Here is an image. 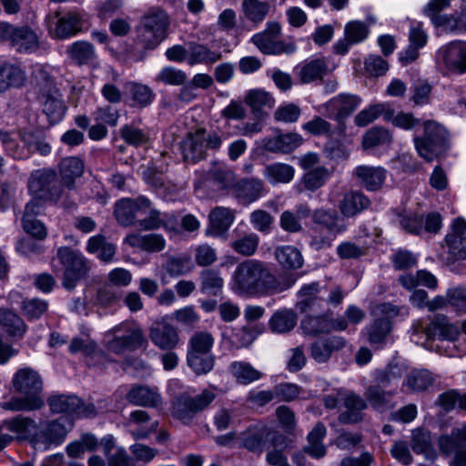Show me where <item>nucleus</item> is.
<instances>
[{
  "mask_svg": "<svg viewBox=\"0 0 466 466\" xmlns=\"http://www.w3.org/2000/svg\"><path fill=\"white\" fill-rule=\"evenodd\" d=\"M122 139L128 145L140 147L147 143L148 133L142 128L137 127L134 123L124 125L120 130Z\"/></svg>",
  "mask_w": 466,
  "mask_h": 466,
  "instance_id": "obj_61",
  "label": "nucleus"
},
{
  "mask_svg": "<svg viewBox=\"0 0 466 466\" xmlns=\"http://www.w3.org/2000/svg\"><path fill=\"white\" fill-rule=\"evenodd\" d=\"M236 218V211L226 207H216L208 215V224L205 229L208 237H224Z\"/></svg>",
  "mask_w": 466,
  "mask_h": 466,
  "instance_id": "obj_21",
  "label": "nucleus"
},
{
  "mask_svg": "<svg viewBox=\"0 0 466 466\" xmlns=\"http://www.w3.org/2000/svg\"><path fill=\"white\" fill-rule=\"evenodd\" d=\"M0 328L7 337L14 340L23 339L27 331V326L19 315L3 308H0Z\"/></svg>",
  "mask_w": 466,
  "mask_h": 466,
  "instance_id": "obj_33",
  "label": "nucleus"
},
{
  "mask_svg": "<svg viewBox=\"0 0 466 466\" xmlns=\"http://www.w3.org/2000/svg\"><path fill=\"white\" fill-rule=\"evenodd\" d=\"M329 177V171L327 167H316L303 175L302 182L306 189L315 191L321 187Z\"/></svg>",
  "mask_w": 466,
  "mask_h": 466,
  "instance_id": "obj_64",
  "label": "nucleus"
},
{
  "mask_svg": "<svg viewBox=\"0 0 466 466\" xmlns=\"http://www.w3.org/2000/svg\"><path fill=\"white\" fill-rule=\"evenodd\" d=\"M147 217L137 221V226L144 230H156L163 228L170 237L180 235L179 220L173 212H160L157 209L147 208Z\"/></svg>",
  "mask_w": 466,
  "mask_h": 466,
  "instance_id": "obj_16",
  "label": "nucleus"
},
{
  "mask_svg": "<svg viewBox=\"0 0 466 466\" xmlns=\"http://www.w3.org/2000/svg\"><path fill=\"white\" fill-rule=\"evenodd\" d=\"M66 53L78 65H93L96 61L95 47L86 41L74 42L67 47Z\"/></svg>",
  "mask_w": 466,
  "mask_h": 466,
  "instance_id": "obj_45",
  "label": "nucleus"
},
{
  "mask_svg": "<svg viewBox=\"0 0 466 466\" xmlns=\"http://www.w3.org/2000/svg\"><path fill=\"white\" fill-rule=\"evenodd\" d=\"M124 242L132 248H137L150 253L160 252L166 248L165 238L157 233H130L125 238Z\"/></svg>",
  "mask_w": 466,
  "mask_h": 466,
  "instance_id": "obj_32",
  "label": "nucleus"
},
{
  "mask_svg": "<svg viewBox=\"0 0 466 466\" xmlns=\"http://www.w3.org/2000/svg\"><path fill=\"white\" fill-rule=\"evenodd\" d=\"M215 398L216 394L208 390H203L196 397L181 395L173 403L172 415L187 424L192 421L197 413L208 408Z\"/></svg>",
  "mask_w": 466,
  "mask_h": 466,
  "instance_id": "obj_11",
  "label": "nucleus"
},
{
  "mask_svg": "<svg viewBox=\"0 0 466 466\" xmlns=\"http://www.w3.org/2000/svg\"><path fill=\"white\" fill-rule=\"evenodd\" d=\"M56 258L64 268L63 287L67 290L74 289L78 281L89 271L87 259L80 251L68 247H60L56 252Z\"/></svg>",
  "mask_w": 466,
  "mask_h": 466,
  "instance_id": "obj_6",
  "label": "nucleus"
},
{
  "mask_svg": "<svg viewBox=\"0 0 466 466\" xmlns=\"http://www.w3.org/2000/svg\"><path fill=\"white\" fill-rule=\"evenodd\" d=\"M222 145L221 137L216 132L197 129L188 133L181 142V153L187 163H197L206 157L208 149L217 150Z\"/></svg>",
  "mask_w": 466,
  "mask_h": 466,
  "instance_id": "obj_4",
  "label": "nucleus"
},
{
  "mask_svg": "<svg viewBox=\"0 0 466 466\" xmlns=\"http://www.w3.org/2000/svg\"><path fill=\"white\" fill-rule=\"evenodd\" d=\"M445 245L453 261L466 258V220L458 218L445 237Z\"/></svg>",
  "mask_w": 466,
  "mask_h": 466,
  "instance_id": "obj_20",
  "label": "nucleus"
},
{
  "mask_svg": "<svg viewBox=\"0 0 466 466\" xmlns=\"http://www.w3.org/2000/svg\"><path fill=\"white\" fill-rule=\"evenodd\" d=\"M26 82L25 72L18 65L0 64V92L11 87H21Z\"/></svg>",
  "mask_w": 466,
  "mask_h": 466,
  "instance_id": "obj_39",
  "label": "nucleus"
},
{
  "mask_svg": "<svg viewBox=\"0 0 466 466\" xmlns=\"http://www.w3.org/2000/svg\"><path fill=\"white\" fill-rule=\"evenodd\" d=\"M337 207L344 218H353L367 209L370 199L360 191L349 190L340 195Z\"/></svg>",
  "mask_w": 466,
  "mask_h": 466,
  "instance_id": "obj_28",
  "label": "nucleus"
},
{
  "mask_svg": "<svg viewBox=\"0 0 466 466\" xmlns=\"http://www.w3.org/2000/svg\"><path fill=\"white\" fill-rule=\"evenodd\" d=\"M72 426V420L65 416L39 425L38 434L35 437V448L46 449L51 444L62 443Z\"/></svg>",
  "mask_w": 466,
  "mask_h": 466,
  "instance_id": "obj_14",
  "label": "nucleus"
},
{
  "mask_svg": "<svg viewBox=\"0 0 466 466\" xmlns=\"http://www.w3.org/2000/svg\"><path fill=\"white\" fill-rule=\"evenodd\" d=\"M86 250L91 254H96L99 259L108 262L112 260L116 253V247L107 242L105 236L97 234L89 238Z\"/></svg>",
  "mask_w": 466,
  "mask_h": 466,
  "instance_id": "obj_51",
  "label": "nucleus"
},
{
  "mask_svg": "<svg viewBox=\"0 0 466 466\" xmlns=\"http://www.w3.org/2000/svg\"><path fill=\"white\" fill-rule=\"evenodd\" d=\"M346 344L340 336H332L315 341L310 346V356L319 363L328 361L333 351L342 349Z\"/></svg>",
  "mask_w": 466,
  "mask_h": 466,
  "instance_id": "obj_35",
  "label": "nucleus"
},
{
  "mask_svg": "<svg viewBox=\"0 0 466 466\" xmlns=\"http://www.w3.org/2000/svg\"><path fill=\"white\" fill-rule=\"evenodd\" d=\"M262 175L271 185L287 184L294 178L295 168L286 163H272L264 167Z\"/></svg>",
  "mask_w": 466,
  "mask_h": 466,
  "instance_id": "obj_44",
  "label": "nucleus"
},
{
  "mask_svg": "<svg viewBox=\"0 0 466 466\" xmlns=\"http://www.w3.org/2000/svg\"><path fill=\"white\" fill-rule=\"evenodd\" d=\"M328 66L324 57L307 59L295 67V74L304 84L321 78L327 72Z\"/></svg>",
  "mask_w": 466,
  "mask_h": 466,
  "instance_id": "obj_34",
  "label": "nucleus"
},
{
  "mask_svg": "<svg viewBox=\"0 0 466 466\" xmlns=\"http://www.w3.org/2000/svg\"><path fill=\"white\" fill-rule=\"evenodd\" d=\"M437 60L450 72L466 73V42L456 40L442 46L437 52Z\"/></svg>",
  "mask_w": 466,
  "mask_h": 466,
  "instance_id": "obj_13",
  "label": "nucleus"
},
{
  "mask_svg": "<svg viewBox=\"0 0 466 466\" xmlns=\"http://www.w3.org/2000/svg\"><path fill=\"white\" fill-rule=\"evenodd\" d=\"M340 401L346 409L339 414V420L342 423H355L362 419L361 411L366 409L367 403L360 395L339 389L323 397L325 408L336 409Z\"/></svg>",
  "mask_w": 466,
  "mask_h": 466,
  "instance_id": "obj_8",
  "label": "nucleus"
},
{
  "mask_svg": "<svg viewBox=\"0 0 466 466\" xmlns=\"http://www.w3.org/2000/svg\"><path fill=\"white\" fill-rule=\"evenodd\" d=\"M140 37L147 48L158 46L166 37L169 19L166 12L153 8L142 18Z\"/></svg>",
  "mask_w": 466,
  "mask_h": 466,
  "instance_id": "obj_9",
  "label": "nucleus"
},
{
  "mask_svg": "<svg viewBox=\"0 0 466 466\" xmlns=\"http://www.w3.org/2000/svg\"><path fill=\"white\" fill-rule=\"evenodd\" d=\"M280 31L281 27L279 23L269 22L262 32L257 33L251 37V42L263 54H279L283 48L280 43Z\"/></svg>",
  "mask_w": 466,
  "mask_h": 466,
  "instance_id": "obj_22",
  "label": "nucleus"
},
{
  "mask_svg": "<svg viewBox=\"0 0 466 466\" xmlns=\"http://www.w3.org/2000/svg\"><path fill=\"white\" fill-rule=\"evenodd\" d=\"M259 242V236L257 233L249 232L233 238L230 248L238 255L251 257L258 251Z\"/></svg>",
  "mask_w": 466,
  "mask_h": 466,
  "instance_id": "obj_48",
  "label": "nucleus"
},
{
  "mask_svg": "<svg viewBox=\"0 0 466 466\" xmlns=\"http://www.w3.org/2000/svg\"><path fill=\"white\" fill-rule=\"evenodd\" d=\"M187 362L197 375H204L213 370L215 358L211 354L187 352Z\"/></svg>",
  "mask_w": 466,
  "mask_h": 466,
  "instance_id": "obj_57",
  "label": "nucleus"
},
{
  "mask_svg": "<svg viewBox=\"0 0 466 466\" xmlns=\"http://www.w3.org/2000/svg\"><path fill=\"white\" fill-rule=\"evenodd\" d=\"M149 339L162 350H173L179 344L177 329L165 321L155 322L149 328Z\"/></svg>",
  "mask_w": 466,
  "mask_h": 466,
  "instance_id": "obj_23",
  "label": "nucleus"
},
{
  "mask_svg": "<svg viewBox=\"0 0 466 466\" xmlns=\"http://www.w3.org/2000/svg\"><path fill=\"white\" fill-rule=\"evenodd\" d=\"M12 46L21 53L35 52L39 46L36 34L28 26H13L9 40Z\"/></svg>",
  "mask_w": 466,
  "mask_h": 466,
  "instance_id": "obj_36",
  "label": "nucleus"
},
{
  "mask_svg": "<svg viewBox=\"0 0 466 466\" xmlns=\"http://www.w3.org/2000/svg\"><path fill=\"white\" fill-rule=\"evenodd\" d=\"M228 372L236 380L237 383L248 385L260 380L262 372L255 369L249 362L236 360L229 364Z\"/></svg>",
  "mask_w": 466,
  "mask_h": 466,
  "instance_id": "obj_43",
  "label": "nucleus"
},
{
  "mask_svg": "<svg viewBox=\"0 0 466 466\" xmlns=\"http://www.w3.org/2000/svg\"><path fill=\"white\" fill-rule=\"evenodd\" d=\"M326 436V428L324 424L319 422L308 435V445L304 451L315 459L322 458L326 454V448L322 443Z\"/></svg>",
  "mask_w": 466,
  "mask_h": 466,
  "instance_id": "obj_49",
  "label": "nucleus"
},
{
  "mask_svg": "<svg viewBox=\"0 0 466 466\" xmlns=\"http://www.w3.org/2000/svg\"><path fill=\"white\" fill-rule=\"evenodd\" d=\"M127 400L137 406L157 408L162 404L160 394L147 386L137 385L127 394Z\"/></svg>",
  "mask_w": 466,
  "mask_h": 466,
  "instance_id": "obj_38",
  "label": "nucleus"
},
{
  "mask_svg": "<svg viewBox=\"0 0 466 466\" xmlns=\"http://www.w3.org/2000/svg\"><path fill=\"white\" fill-rule=\"evenodd\" d=\"M423 333L427 339H446L453 341L459 336V329L449 322L444 315H438L427 325L418 324L414 334Z\"/></svg>",
  "mask_w": 466,
  "mask_h": 466,
  "instance_id": "obj_18",
  "label": "nucleus"
},
{
  "mask_svg": "<svg viewBox=\"0 0 466 466\" xmlns=\"http://www.w3.org/2000/svg\"><path fill=\"white\" fill-rule=\"evenodd\" d=\"M394 394L393 390L386 391L381 384L370 386L366 392L365 397L370 404L376 410H384L390 408V399Z\"/></svg>",
  "mask_w": 466,
  "mask_h": 466,
  "instance_id": "obj_54",
  "label": "nucleus"
},
{
  "mask_svg": "<svg viewBox=\"0 0 466 466\" xmlns=\"http://www.w3.org/2000/svg\"><path fill=\"white\" fill-rule=\"evenodd\" d=\"M13 386L20 397H12L0 404L3 410L32 411L44 405L43 380L39 373L28 367L18 370L13 377Z\"/></svg>",
  "mask_w": 466,
  "mask_h": 466,
  "instance_id": "obj_2",
  "label": "nucleus"
},
{
  "mask_svg": "<svg viewBox=\"0 0 466 466\" xmlns=\"http://www.w3.org/2000/svg\"><path fill=\"white\" fill-rule=\"evenodd\" d=\"M353 174L361 186L369 191L380 189L387 177V170L384 167L368 165L356 167Z\"/></svg>",
  "mask_w": 466,
  "mask_h": 466,
  "instance_id": "obj_29",
  "label": "nucleus"
},
{
  "mask_svg": "<svg viewBox=\"0 0 466 466\" xmlns=\"http://www.w3.org/2000/svg\"><path fill=\"white\" fill-rule=\"evenodd\" d=\"M241 7L245 18L256 25L260 24L269 11V5L260 0H243Z\"/></svg>",
  "mask_w": 466,
  "mask_h": 466,
  "instance_id": "obj_55",
  "label": "nucleus"
},
{
  "mask_svg": "<svg viewBox=\"0 0 466 466\" xmlns=\"http://www.w3.org/2000/svg\"><path fill=\"white\" fill-rule=\"evenodd\" d=\"M56 174L51 170L38 169L32 172L28 179V190L32 196L57 204L64 194V187L51 185Z\"/></svg>",
  "mask_w": 466,
  "mask_h": 466,
  "instance_id": "obj_12",
  "label": "nucleus"
},
{
  "mask_svg": "<svg viewBox=\"0 0 466 466\" xmlns=\"http://www.w3.org/2000/svg\"><path fill=\"white\" fill-rule=\"evenodd\" d=\"M303 141V137L298 133H279L262 138L259 146L268 152L287 154L300 147Z\"/></svg>",
  "mask_w": 466,
  "mask_h": 466,
  "instance_id": "obj_26",
  "label": "nucleus"
},
{
  "mask_svg": "<svg viewBox=\"0 0 466 466\" xmlns=\"http://www.w3.org/2000/svg\"><path fill=\"white\" fill-rule=\"evenodd\" d=\"M150 205V200L145 197L122 198L116 203L114 213L120 225L128 227L137 224V216L146 214Z\"/></svg>",
  "mask_w": 466,
  "mask_h": 466,
  "instance_id": "obj_17",
  "label": "nucleus"
},
{
  "mask_svg": "<svg viewBox=\"0 0 466 466\" xmlns=\"http://www.w3.org/2000/svg\"><path fill=\"white\" fill-rule=\"evenodd\" d=\"M274 256L278 263L285 269H298L304 259L300 250L292 245H281L275 248Z\"/></svg>",
  "mask_w": 466,
  "mask_h": 466,
  "instance_id": "obj_42",
  "label": "nucleus"
},
{
  "mask_svg": "<svg viewBox=\"0 0 466 466\" xmlns=\"http://www.w3.org/2000/svg\"><path fill=\"white\" fill-rule=\"evenodd\" d=\"M229 285L239 296L274 295L289 288L271 273L265 262L253 258L236 267Z\"/></svg>",
  "mask_w": 466,
  "mask_h": 466,
  "instance_id": "obj_1",
  "label": "nucleus"
},
{
  "mask_svg": "<svg viewBox=\"0 0 466 466\" xmlns=\"http://www.w3.org/2000/svg\"><path fill=\"white\" fill-rule=\"evenodd\" d=\"M129 423H134L139 427L131 430L132 436L137 440L147 438L152 432L157 431L158 426L157 421H150L147 412L141 410H134L130 413Z\"/></svg>",
  "mask_w": 466,
  "mask_h": 466,
  "instance_id": "obj_46",
  "label": "nucleus"
},
{
  "mask_svg": "<svg viewBox=\"0 0 466 466\" xmlns=\"http://www.w3.org/2000/svg\"><path fill=\"white\" fill-rule=\"evenodd\" d=\"M38 430V423L27 416L17 415L4 420L0 425V450L15 440L28 441L35 447Z\"/></svg>",
  "mask_w": 466,
  "mask_h": 466,
  "instance_id": "obj_5",
  "label": "nucleus"
},
{
  "mask_svg": "<svg viewBox=\"0 0 466 466\" xmlns=\"http://www.w3.org/2000/svg\"><path fill=\"white\" fill-rule=\"evenodd\" d=\"M215 339L211 333L195 332L188 340L187 352L210 354Z\"/></svg>",
  "mask_w": 466,
  "mask_h": 466,
  "instance_id": "obj_60",
  "label": "nucleus"
},
{
  "mask_svg": "<svg viewBox=\"0 0 466 466\" xmlns=\"http://www.w3.org/2000/svg\"><path fill=\"white\" fill-rule=\"evenodd\" d=\"M360 104V98L355 95L341 94L326 103V108L334 115L335 119L339 123L348 117L353 111H355Z\"/></svg>",
  "mask_w": 466,
  "mask_h": 466,
  "instance_id": "obj_31",
  "label": "nucleus"
},
{
  "mask_svg": "<svg viewBox=\"0 0 466 466\" xmlns=\"http://www.w3.org/2000/svg\"><path fill=\"white\" fill-rule=\"evenodd\" d=\"M127 89L135 106L145 107L152 103L155 95L146 85L131 82L127 84Z\"/></svg>",
  "mask_w": 466,
  "mask_h": 466,
  "instance_id": "obj_62",
  "label": "nucleus"
},
{
  "mask_svg": "<svg viewBox=\"0 0 466 466\" xmlns=\"http://www.w3.org/2000/svg\"><path fill=\"white\" fill-rule=\"evenodd\" d=\"M410 446L417 454H423L426 458L433 457L434 450L431 432L423 428H417L411 431Z\"/></svg>",
  "mask_w": 466,
  "mask_h": 466,
  "instance_id": "obj_50",
  "label": "nucleus"
},
{
  "mask_svg": "<svg viewBox=\"0 0 466 466\" xmlns=\"http://www.w3.org/2000/svg\"><path fill=\"white\" fill-rule=\"evenodd\" d=\"M319 283L304 285L298 292V308L302 312L318 313L323 310L327 301Z\"/></svg>",
  "mask_w": 466,
  "mask_h": 466,
  "instance_id": "obj_24",
  "label": "nucleus"
},
{
  "mask_svg": "<svg viewBox=\"0 0 466 466\" xmlns=\"http://www.w3.org/2000/svg\"><path fill=\"white\" fill-rule=\"evenodd\" d=\"M58 170L64 187L72 190L76 179L83 175L84 162L77 157H68L61 160Z\"/></svg>",
  "mask_w": 466,
  "mask_h": 466,
  "instance_id": "obj_37",
  "label": "nucleus"
},
{
  "mask_svg": "<svg viewBox=\"0 0 466 466\" xmlns=\"http://www.w3.org/2000/svg\"><path fill=\"white\" fill-rule=\"evenodd\" d=\"M56 21L51 29V35L57 39L70 38L82 31L84 19L79 13L67 12L60 15L56 13Z\"/></svg>",
  "mask_w": 466,
  "mask_h": 466,
  "instance_id": "obj_25",
  "label": "nucleus"
},
{
  "mask_svg": "<svg viewBox=\"0 0 466 466\" xmlns=\"http://www.w3.org/2000/svg\"><path fill=\"white\" fill-rule=\"evenodd\" d=\"M341 233L325 228L315 227L310 231L309 245L315 250L327 249L331 247L337 236Z\"/></svg>",
  "mask_w": 466,
  "mask_h": 466,
  "instance_id": "obj_58",
  "label": "nucleus"
},
{
  "mask_svg": "<svg viewBox=\"0 0 466 466\" xmlns=\"http://www.w3.org/2000/svg\"><path fill=\"white\" fill-rule=\"evenodd\" d=\"M201 291L210 295H218L223 288L224 280L220 274L213 269H207L200 274Z\"/></svg>",
  "mask_w": 466,
  "mask_h": 466,
  "instance_id": "obj_63",
  "label": "nucleus"
},
{
  "mask_svg": "<svg viewBox=\"0 0 466 466\" xmlns=\"http://www.w3.org/2000/svg\"><path fill=\"white\" fill-rule=\"evenodd\" d=\"M312 220L318 225L317 227L325 228L335 232H344L346 230V225L342 218L334 210L316 209L312 214Z\"/></svg>",
  "mask_w": 466,
  "mask_h": 466,
  "instance_id": "obj_47",
  "label": "nucleus"
},
{
  "mask_svg": "<svg viewBox=\"0 0 466 466\" xmlns=\"http://www.w3.org/2000/svg\"><path fill=\"white\" fill-rule=\"evenodd\" d=\"M433 377L427 370H414L407 377L403 386H407L411 391L426 390L433 384Z\"/></svg>",
  "mask_w": 466,
  "mask_h": 466,
  "instance_id": "obj_59",
  "label": "nucleus"
},
{
  "mask_svg": "<svg viewBox=\"0 0 466 466\" xmlns=\"http://www.w3.org/2000/svg\"><path fill=\"white\" fill-rule=\"evenodd\" d=\"M301 329L306 334L319 335L331 330L347 329L348 322L343 318L329 320L326 316H307L301 320Z\"/></svg>",
  "mask_w": 466,
  "mask_h": 466,
  "instance_id": "obj_27",
  "label": "nucleus"
},
{
  "mask_svg": "<svg viewBox=\"0 0 466 466\" xmlns=\"http://www.w3.org/2000/svg\"><path fill=\"white\" fill-rule=\"evenodd\" d=\"M219 51L212 50L208 46L199 43L188 44L187 64L189 66L213 65L221 59Z\"/></svg>",
  "mask_w": 466,
  "mask_h": 466,
  "instance_id": "obj_41",
  "label": "nucleus"
},
{
  "mask_svg": "<svg viewBox=\"0 0 466 466\" xmlns=\"http://www.w3.org/2000/svg\"><path fill=\"white\" fill-rule=\"evenodd\" d=\"M392 141V136L388 129L380 127H374L369 129L362 138L364 149H373L378 147L389 146Z\"/></svg>",
  "mask_w": 466,
  "mask_h": 466,
  "instance_id": "obj_56",
  "label": "nucleus"
},
{
  "mask_svg": "<svg viewBox=\"0 0 466 466\" xmlns=\"http://www.w3.org/2000/svg\"><path fill=\"white\" fill-rule=\"evenodd\" d=\"M261 333L262 329L258 326L236 329L233 330L230 337L231 347L235 350L247 348L250 346Z\"/></svg>",
  "mask_w": 466,
  "mask_h": 466,
  "instance_id": "obj_53",
  "label": "nucleus"
},
{
  "mask_svg": "<svg viewBox=\"0 0 466 466\" xmlns=\"http://www.w3.org/2000/svg\"><path fill=\"white\" fill-rule=\"evenodd\" d=\"M233 195L239 203L251 204L265 195L263 182L258 178L241 179L234 185Z\"/></svg>",
  "mask_w": 466,
  "mask_h": 466,
  "instance_id": "obj_30",
  "label": "nucleus"
},
{
  "mask_svg": "<svg viewBox=\"0 0 466 466\" xmlns=\"http://www.w3.org/2000/svg\"><path fill=\"white\" fill-rule=\"evenodd\" d=\"M370 35L369 25L359 20L348 22L344 26V38L339 39L332 46L333 52L343 56L350 50V46L365 41Z\"/></svg>",
  "mask_w": 466,
  "mask_h": 466,
  "instance_id": "obj_19",
  "label": "nucleus"
},
{
  "mask_svg": "<svg viewBox=\"0 0 466 466\" xmlns=\"http://www.w3.org/2000/svg\"><path fill=\"white\" fill-rule=\"evenodd\" d=\"M297 324V316L288 309L277 310L270 318L268 325L275 333H286L294 329Z\"/></svg>",
  "mask_w": 466,
  "mask_h": 466,
  "instance_id": "obj_52",
  "label": "nucleus"
},
{
  "mask_svg": "<svg viewBox=\"0 0 466 466\" xmlns=\"http://www.w3.org/2000/svg\"><path fill=\"white\" fill-rule=\"evenodd\" d=\"M246 104L251 108L258 118H262L268 115L275 104L271 95L261 89L249 90L245 96Z\"/></svg>",
  "mask_w": 466,
  "mask_h": 466,
  "instance_id": "obj_40",
  "label": "nucleus"
},
{
  "mask_svg": "<svg viewBox=\"0 0 466 466\" xmlns=\"http://www.w3.org/2000/svg\"><path fill=\"white\" fill-rule=\"evenodd\" d=\"M423 127V136L414 138L415 147L421 157L432 161L447 149L448 133L443 127L434 121H427Z\"/></svg>",
  "mask_w": 466,
  "mask_h": 466,
  "instance_id": "obj_7",
  "label": "nucleus"
},
{
  "mask_svg": "<svg viewBox=\"0 0 466 466\" xmlns=\"http://www.w3.org/2000/svg\"><path fill=\"white\" fill-rule=\"evenodd\" d=\"M47 402L51 410L56 413H66L76 417H90L96 414L93 403H84L75 395H54Z\"/></svg>",
  "mask_w": 466,
  "mask_h": 466,
  "instance_id": "obj_15",
  "label": "nucleus"
},
{
  "mask_svg": "<svg viewBox=\"0 0 466 466\" xmlns=\"http://www.w3.org/2000/svg\"><path fill=\"white\" fill-rule=\"evenodd\" d=\"M147 344L143 329L135 321H123L103 335V345L107 351L117 356L133 352Z\"/></svg>",
  "mask_w": 466,
  "mask_h": 466,
  "instance_id": "obj_3",
  "label": "nucleus"
},
{
  "mask_svg": "<svg viewBox=\"0 0 466 466\" xmlns=\"http://www.w3.org/2000/svg\"><path fill=\"white\" fill-rule=\"evenodd\" d=\"M380 309L385 316L374 319L361 330V335L374 349H382L384 347L392 329L390 319L397 316L399 313V309L389 303L381 304Z\"/></svg>",
  "mask_w": 466,
  "mask_h": 466,
  "instance_id": "obj_10",
  "label": "nucleus"
}]
</instances>
